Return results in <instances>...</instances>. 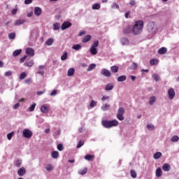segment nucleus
I'll use <instances>...</instances> for the list:
<instances>
[{
  "label": "nucleus",
  "instance_id": "41",
  "mask_svg": "<svg viewBox=\"0 0 179 179\" xmlns=\"http://www.w3.org/2000/svg\"><path fill=\"white\" fill-rule=\"evenodd\" d=\"M25 78H27V74H26L25 72H22V73L20 75V80H23V79H25Z\"/></svg>",
  "mask_w": 179,
  "mask_h": 179
},
{
  "label": "nucleus",
  "instance_id": "27",
  "mask_svg": "<svg viewBox=\"0 0 179 179\" xmlns=\"http://www.w3.org/2000/svg\"><path fill=\"white\" fill-rule=\"evenodd\" d=\"M162 152H157L153 155V157L155 160H157L159 157H162Z\"/></svg>",
  "mask_w": 179,
  "mask_h": 179
},
{
  "label": "nucleus",
  "instance_id": "52",
  "mask_svg": "<svg viewBox=\"0 0 179 179\" xmlns=\"http://www.w3.org/2000/svg\"><path fill=\"white\" fill-rule=\"evenodd\" d=\"M131 68L133 71H135V69H136V68H138V64L136 62H133V64L131 66Z\"/></svg>",
  "mask_w": 179,
  "mask_h": 179
},
{
  "label": "nucleus",
  "instance_id": "61",
  "mask_svg": "<svg viewBox=\"0 0 179 179\" xmlns=\"http://www.w3.org/2000/svg\"><path fill=\"white\" fill-rule=\"evenodd\" d=\"M31 2H33V0H24L25 5H29Z\"/></svg>",
  "mask_w": 179,
  "mask_h": 179
},
{
  "label": "nucleus",
  "instance_id": "38",
  "mask_svg": "<svg viewBox=\"0 0 179 179\" xmlns=\"http://www.w3.org/2000/svg\"><path fill=\"white\" fill-rule=\"evenodd\" d=\"M152 78L156 82H159V80H160V76H159V74H152Z\"/></svg>",
  "mask_w": 179,
  "mask_h": 179
},
{
  "label": "nucleus",
  "instance_id": "47",
  "mask_svg": "<svg viewBox=\"0 0 179 179\" xmlns=\"http://www.w3.org/2000/svg\"><path fill=\"white\" fill-rule=\"evenodd\" d=\"M36 103H34L32 105L30 106V107L29 108V110L30 112H33L34 111V109L36 108Z\"/></svg>",
  "mask_w": 179,
  "mask_h": 179
},
{
  "label": "nucleus",
  "instance_id": "19",
  "mask_svg": "<svg viewBox=\"0 0 179 179\" xmlns=\"http://www.w3.org/2000/svg\"><path fill=\"white\" fill-rule=\"evenodd\" d=\"M167 52V48L162 47L158 50V54H161L163 55L164 54H166Z\"/></svg>",
  "mask_w": 179,
  "mask_h": 179
},
{
  "label": "nucleus",
  "instance_id": "24",
  "mask_svg": "<svg viewBox=\"0 0 179 179\" xmlns=\"http://www.w3.org/2000/svg\"><path fill=\"white\" fill-rule=\"evenodd\" d=\"M156 102V96H151L149 99V104L153 106Z\"/></svg>",
  "mask_w": 179,
  "mask_h": 179
},
{
  "label": "nucleus",
  "instance_id": "14",
  "mask_svg": "<svg viewBox=\"0 0 179 179\" xmlns=\"http://www.w3.org/2000/svg\"><path fill=\"white\" fill-rule=\"evenodd\" d=\"M155 174L157 178H160V177H162V176L163 175V171H162V169L157 168Z\"/></svg>",
  "mask_w": 179,
  "mask_h": 179
},
{
  "label": "nucleus",
  "instance_id": "8",
  "mask_svg": "<svg viewBox=\"0 0 179 179\" xmlns=\"http://www.w3.org/2000/svg\"><path fill=\"white\" fill-rule=\"evenodd\" d=\"M72 26V23L66 21L62 23L61 26L62 30H66V29H69V27H71Z\"/></svg>",
  "mask_w": 179,
  "mask_h": 179
},
{
  "label": "nucleus",
  "instance_id": "25",
  "mask_svg": "<svg viewBox=\"0 0 179 179\" xmlns=\"http://www.w3.org/2000/svg\"><path fill=\"white\" fill-rule=\"evenodd\" d=\"M75 73V69L71 68L68 70L67 76H73V75Z\"/></svg>",
  "mask_w": 179,
  "mask_h": 179
},
{
  "label": "nucleus",
  "instance_id": "10",
  "mask_svg": "<svg viewBox=\"0 0 179 179\" xmlns=\"http://www.w3.org/2000/svg\"><path fill=\"white\" fill-rule=\"evenodd\" d=\"M17 174H18V176H20V177H23V176H24V174H26V169H24V167L20 168L17 171Z\"/></svg>",
  "mask_w": 179,
  "mask_h": 179
},
{
  "label": "nucleus",
  "instance_id": "46",
  "mask_svg": "<svg viewBox=\"0 0 179 179\" xmlns=\"http://www.w3.org/2000/svg\"><path fill=\"white\" fill-rule=\"evenodd\" d=\"M159 62L157 61V59H152L150 60V65L153 66V65H156Z\"/></svg>",
  "mask_w": 179,
  "mask_h": 179
},
{
  "label": "nucleus",
  "instance_id": "3",
  "mask_svg": "<svg viewBox=\"0 0 179 179\" xmlns=\"http://www.w3.org/2000/svg\"><path fill=\"white\" fill-rule=\"evenodd\" d=\"M118 124L119 122L117 120L102 121V125L104 128H113V127H117Z\"/></svg>",
  "mask_w": 179,
  "mask_h": 179
},
{
  "label": "nucleus",
  "instance_id": "58",
  "mask_svg": "<svg viewBox=\"0 0 179 179\" xmlns=\"http://www.w3.org/2000/svg\"><path fill=\"white\" fill-rule=\"evenodd\" d=\"M4 76H6V78H8L9 76H12V71H8L4 73Z\"/></svg>",
  "mask_w": 179,
  "mask_h": 179
},
{
  "label": "nucleus",
  "instance_id": "31",
  "mask_svg": "<svg viewBox=\"0 0 179 179\" xmlns=\"http://www.w3.org/2000/svg\"><path fill=\"white\" fill-rule=\"evenodd\" d=\"M20 54H22V50L21 49L16 50L13 52V57H17V55H20Z\"/></svg>",
  "mask_w": 179,
  "mask_h": 179
},
{
  "label": "nucleus",
  "instance_id": "13",
  "mask_svg": "<svg viewBox=\"0 0 179 179\" xmlns=\"http://www.w3.org/2000/svg\"><path fill=\"white\" fill-rule=\"evenodd\" d=\"M41 113H43V114H47V113H48V111H50V108L43 105L41 107Z\"/></svg>",
  "mask_w": 179,
  "mask_h": 179
},
{
  "label": "nucleus",
  "instance_id": "59",
  "mask_svg": "<svg viewBox=\"0 0 179 179\" xmlns=\"http://www.w3.org/2000/svg\"><path fill=\"white\" fill-rule=\"evenodd\" d=\"M31 78H28L27 80H24V83H26V85H30L31 84Z\"/></svg>",
  "mask_w": 179,
  "mask_h": 179
},
{
  "label": "nucleus",
  "instance_id": "36",
  "mask_svg": "<svg viewBox=\"0 0 179 179\" xmlns=\"http://www.w3.org/2000/svg\"><path fill=\"white\" fill-rule=\"evenodd\" d=\"M108 108H110V105L109 104H103L102 106H101V110L102 111H107V110H108Z\"/></svg>",
  "mask_w": 179,
  "mask_h": 179
},
{
  "label": "nucleus",
  "instance_id": "49",
  "mask_svg": "<svg viewBox=\"0 0 179 179\" xmlns=\"http://www.w3.org/2000/svg\"><path fill=\"white\" fill-rule=\"evenodd\" d=\"M15 37H16V34H15V33H10L8 34V38L10 40H13L15 38Z\"/></svg>",
  "mask_w": 179,
  "mask_h": 179
},
{
  "label": "nucleus",
  "instance_id": "2",
  "mask_svg": "<svg viewBox=\"0 0 179 179\" xmlns=\"http://www.w3.org/2000/svg\"><path fill=\"white\" fill-rule=\"evenodd\" d=\"M148 31L150 34L148 38H152L157 33V25L155 22H150L147 26Z\"/></svg>",
  "mask_w": 179,
  "mask_h": 179
},
{
  "label": "nucleus",
  "instance_id": "32",
  "mask_svg": "<svg viewBox=\"0 0 179 179\" xmlns=\"http://www.w3.org/2000/svg\"><path fill=\"white\" fill-rule=\"evenodd\" d=\"M53 43H54L53 38H48L45 43V44H46V45H52Z\"/></svg>",
  "mask_w": 179,
  "mask_h": 179
},
{
  "label": "nucleus",
  "instance_id": "4",
  "mask_svg": "<svg viewBox=\"0 0 179 179\" xmlns=\"http://www.w3.org/2000/svg\"><path fill=\"white\" fill-rule=\"evenodd\" d=\"M125 113V110L124 108L121 107L117 110V118L119 121H124V114Z\"/></svg>",
  "mask_w": 179,
  "mask_h": 179
},
{
  "label": "nucleus",
  "instance_id": "23",
  "mask_svg": "<svg viewBox=\"0 0 179 179\" xmlns=\"http://www.w3.org/2000/svg\"><path fill=\"white\" fill-rule=\"evenodd\" d=\"M90 40H92V36L87 35L83 38V43H88V41H90Z\"/></svg>",
  "mask_w": 179,
  "mask_h": 179
},
{
  "label": "nucleus",
  "instance_id": "5",
  "mask_svg": "<svg viewBox=\"0 0 179 179\" xmlns=\"http://www.w3.org/2000/svg\"><path fill=\"white\" fill-rule=\"evenodd\" d=\"M22 136L27 139H30L33 136V132L29 129H24L22 131Z\"/></svg>",
  "mask_w": 179,
  "mask_h": 179
},
{
  "label": "nucleus",
  "instance_id": "11",
  "mask_svg": "<svg viewBox=\"0 0 179 179\" xmlns=\"http://www.w3.org/2000/svg\"><path fill=\"white\" fill-rule=\"evenodd\" d=\"M120 42L122 45H128L129 44V40L127 38H122Z\"/></svg>",
  "mask_w": 179,
  "mask_h": 179
},
{
  "label": "nucleus",
  "instance_id": "64",
  "mask_svg": "<svg viewBox=\"0 0 179 179\" xmlns=\"http://www.w3.org/2000/svg\"><path fill=\"white\" fill-rule=\"evenodd\" d=\"M108 99H110L109 96H102L101 100H102V101H106V100H108Z\"/></svg>",
  "mask_w": 179,
  "mask_h": 179
},
{
  "label": "nucleus",
  "instance_id": "6",
  "mask_svg": "<svg viewBox=\"0 0 179 179\" xmlns=\"http://www.w3.org/2000/svg\"><path fill=\"white\" fill-rule=\"evenodd\" d=\"M168 96L170 100H173L176 97V91L173 88H169L168 90Z\"/></svg>",
  "mask_w": 179,
  "mask_h": 179
},
{
  "label": "nucleus",
  "instance_id": "43",
  "mask_svg": "<svg viewBox=\"0 0 179 179\" xmlns=\"http://www.w3.org/2000/svg\"><path fill=\"white\" fill-rule=\"evenodd\" d=\"M96 106H97V101H92L90 103V106L91 107V108H93V107H96Z\"/></svg>",
  "mask_w": 179,
  "mask_h": 179
},
{
  "label": "nucleus",
  "instance_id": "20",
  "mask_svg": "<svg viewBox=\"0 0 179 179\" xmlns=\"http://www.w3.org/2000/svg\"><path fill=\"white\" fill-rule=\"evenodd\" d=\"M14 166H15V167H20V166H22V159H15L14 161Z\"/></svg>",
  "mask_w": 179,
  "mask_h": 179
},
{
  "label": "nucleus",
  "instance_id": "18",
  "mask_svg": "<svg viewBox=\"0 0 179 179\" xmlns=\"http://www.w3.org/2000/svg\"><path fill=\"white\" fill-rule=\"evenodd\" d=\"M113 89H114V85H113V83H108L106 85V87H105V90L106 91H110V90H113Z\"/></svg>",
  "mask_w": 179,
  "mask_h": 179
},
{
  "label": "nucleus",
  "instance_id": "51",
  "mask_svg": "<svg viewBox=\"0 0 179 179\" xmlns=\"http://www.w3.org/2000/svg\"><path fill=\"white\" fill-rule=\"evenodd\" d=\"M53 30H59V23H55L53 24Z\"/></svg>",
  "mask_w": 179,
  "mask_h": 179
},
{
  "label": "nucleus",
  "instance_id": "48",
  "mask_svg": "<svg viewBox=\"0 0 179 179\" xmlns=\"http://www.w3.org/2000/svg\"><path fill=\"white\" fill-rule=\"evenodd\" d=\"M13 135H15V132H13V131L8 134H7V139H8V141H10L12 139V137L13 136Z\"/></svg>",
  "mask_w": 179,
  "mask_h": 179
},
{
  "label": "nucleus",
  "instance_id": "54",
  "mask_svg": "<svg viewBox=\"0 0 179 179\" xmlns=\"http://www.w3.org/2000/svg\"><path fill=\"white\" fill-rule=\"evenodd\" d=\"M131 176L132 178H136V171H135L134 170H131Z\"/></svg>",
  "mask_w": 179,
  "mask_h": 179
},
{
  "label": "nucleus",
  "instance_id": "35",
  "mask_svg": "<svg viewBox=\"0 0 179 179\" xmlns=\"http://www.w3.org/2000/svg\"><path fill=\"white\" fill-rule=\"evenodd\" d=\"M94 68H96V64H91L88 66L87 71V72H90V71H93V69H94Z\"/></svg>",
  "mask_w": 179,
  "mask_h": 179
},
{
  "label": "nucleus",
  "instance_id": "50",
  "mask_svg": "<svg viewBox=\"0 0 179 179\" xmlns=\"http://www.w3.org/2000/svg\"><path fill=\"white\" fill-rule=\"evenodd\" d=\"M147 128L149 131H153L155 129V126L152 124H147Z\"/></svg>",
  "mask_w": 179,
  "mask_h": 179
},
{
  "label": "nucleus",
  "instance_id": "42",
  "mask_svg": "<svg viewBox=\"0 0 179 179\" xmlns=\"http://www.w3.org/2000/svg\"><path fill=\"white\" fill-rule=\"evenodd\" d=\"M83 145H85V141H80L76 146L77 149H79L80 148H82V146H83Z\"/></svg>",
  "mask_w": 179,
  "mask_h": 179
},
{
  "label": "nucleus",
  "instance_id": "22",
  "mask_svg": "<svg viewBox=\"0 0 179 179\" xmlns=\"http://www.w3.org/2000/svg\"><path fill=\"white\" fill-rule=\"evenodd\" d=\"M90 53L92 54V55H97V48H94V46H91Z\"/></svg>",
  "mask_w": 179,
  "mask_h": 179
},
{
  "label": "nucleus",
  "instance_id": "63",
  "mask_svg": "<svg viewBox=\"0 0 179 179\" xmlns=\"http://www.w3.org/2000/svg\"><path fill=\"white\" fill-rule=\"evenodd\" d=\"M50 96H57V90H54L51 93Z\"/></svg>",
  "mask_w": 179,
  "mask_h": 179
},
{
  "label": "nucleus",
  "instance_id": "55",
  "mask_svg": "<svg viewBox=\"0 0 179 179\" xmlns=\"http://www.w3.org/2000/svg\"><path fill=\"white\" fill-rule=\"evenodd\" d=\"M111 8L112 9H114V8H115L116 9H120V6L116 3H113Z\"/></svg>",
  "mask_w": 179,
  "mask_h": 179
},
{
  "label": "nucleus",
  "instance_id": "1",
  "mask_svg": "<svg viewBox=\"0 0 179 179\" xmlns=\"http://www.w3.org/2000/svg\"><path fill=\"white\" fill-rule=\"evenodd\" d=\"M131 30L134 36H139V34H141V33H142L143 30V21H136L133 26Z\"/></svg>",
  "mask_w": 179,
  "mask_h": 179
},
{
  "label": "nucleus",
  "instance_id": "53",
  "mask_svg": "<svg viewBox=\"0 0 179 179\" xmlns=\"http://www.w3.org/2000/svg\"><path fill=\"white\" fill-rule=\"evenodd\" d=\"M57 149L59 150V152H62V150H64V145L62 143L58 144Z\"/></svg>",
  "mask_w": 179,
  "mask_h": 179
},
{
  "label": "nucleus",
  "instance_id": "33",
  "mask_svg": "<svg viewBox=\"0 0 179 179\" xmlns=\"http://www.w3.org/2000/svg\"><path fill=\"white\" fill-rule=\"evenodd\" d=\"M101 8V6H100V3H94L93 6H92V9L93 10H99V9H100Z\"/></svg>",
  "mask_w": 179,
  "mask_h": 179
},
{
  "label": "nucleus",
  "instance_id": "17",
  "mask_svg": "<svg viewBox=\"0 0 179 179\" xmlns=\"http://www.w3.org/2000/svg\"><path fill=\"white\" fill-rule=\"evenodd\" d=\"M51 156L52 159H58V157H59V152H58V151H52L51 152Z\"/></svg>",
  "mask_w": 179,
  "mask_h": 179
},
{
  "label": "nucleus",
  "instance_id": "40",
  "mask_svg": "<svg viewBox=\"0 0 179 179\" xmlns=\"http://www.w3.org/2000/svg\"><path fill=\"white\" fill-rule=\"evenodd\" d=\"M46 170L47 171H52V170H54V166H52V164H47L46 165Z\"/></svg>",
  "mask_w": 179,
  "mask_h": 179
},
{
  "label": "nucleus",
  "instance_id": "16",
  "mask_svg": "<svg viewBox=\"0 0 179 179\" xmlns=\"http://www.w3.org/2000/svg\"><path fill=\"white\" fill-rule=\"evenodd\" d=\"M131 31H132V28H131V27L128 26L126 27L124 29H123V33L124 34H129V33H131Z\"/></svg>",
  "mask_w": 179,
  "mask_h": 179
},
{
  "label": "nucleus",
  "instance_id": "7",
  "mask_svg": "<svg viewBox=\"0 0 179 179\" xmlns=\"http://www.w3.org/2000/svg\"><path fill=\"white\" fill-rule=\"evenodd\" d=\"M101 75H103V76L106 78H110V76H111V72L107 70V69H103L101 71Z\"/></svg>",
  "mask_w": 179,
  "mask_h": 179
},
{
  "label": "nucleus",
  "instance_id": "29",
  "mask_svg": "<svg viewBox=\"0 0 179 179\" xmlns=\"http://www.w3.org/2000/svg\"><path fill=\"white\" fill-rule=\"evenodd\" d=\"M127 80L126 76H120L117 78V82H125Z\"/></svg>",
  "mask_w": 179,
  "mask_h": 179
},
{
  "label": "nucleus",
  "instance_id": "44",
  "mask_svg": "<svg viewBox=\"0 0 179 179\" xmlns=\"http://www.w3.org/2000/svg\"><path fill=\"white\" fill-rule=\"evenodd\" d=\"M61 135V130L58 129L56 131V132L53 133V136L55 138H57V136H59Z\"/></svg>",
  "mask_w": 179,
  "mask_h": 179
},
{
  "label": "nucleus",
  "instance_id": "60",
  "mask_svg": "<svg viewBox=\"0 0 179 179\" xmlns=\"http://www.w3.org/2000/svg\"><path fill=\"white\" fill-rule=\"evenodd\" d=\"M129 5H130L131 6H135V5H136V1H135V0H131V1H130V2H129Z\"/></svg>",
  "mask_w": 179,
  "mask_h": 179
},
{
  "label": "nucleus",
  "instance_id": "34",
  "mask_svg": "<svg viewBox=\"0 0 179 179\" xmlns=\"http://www.w3.org/2000/svg\"><path fill=\"white\" fill-rule=\"evenodd\" d=\"M25 20L24 19L22 20H18L17 21H15V26H20V24H23L24 23Z\"/></svg>",
  "mask_w": 179,
  "mask_h": 179
},
{
  "label": "nucleus",
  "instance_id": "45",
  "mask_svg": "<svg viewBox=\"0 0 179 179\" xmlns=\"http://www.w3.org/2000/svg\"><path fill=\"white\" fill-rule=\"evenodd\" d=\"M171 142H178L179 141V137L178 136H173L171 139Z\"/></svg>",
  "mask_w": 179,
  "mask_h": 179
},
{
  "label": "nucleus",
  "instance_id": "12",
  "mask_svg": "<svg viewBox=\"0 0 179 179\" xmlns=\"http://www.w3.org/2000/svg\"><path fill=\"white\" fill-rule=\"evenodd\" d=\"M43 10H41V8L40 7H36L35 10H34V15H36V16H40V15H41Z\"/></svg>",
  "mask_w": 179,
  "mask_h": 179
},
{
  "label": "nucleus",
  "instance_id": "21",
  "mask_svg": "<svg viewBox=\"0 0 179 179\" xmlns=\"http://www.w3.org/2000/svg\"><path fill=\"white\" fill-rule=\"evenodd\" d=\"M24 65L25 66H28L29 68H31V66H33V65H34V62L33 60H30L29 62H26Z\"/></svg>",
  "mask_w": 179,
  "mask_h": 179
},
{
  "label": "nucleus",
  "instance_id": "56",
  "mask_svg": "<svg viewBox=\"0 0 179 179\" xmlns=\"http://www.w3.org/2000/svg\"><path fill=\"white\" fill-rule=\"evenodd\" d=\"M26 58H27V55H24L22 57L20 58V62L21 64H23V62H24V61H26Z\"/></svg>",
  "mask_w": 179,
  "mask_h": 179
},
{
  "label": "nucleus",
  "instance_id": "26",
  "mask_svg": "<svg viewBox=\"0 0 179 179\" xmlns=\"http://www.w3.org/2000/svg\"><path fill=\"white\" fill-rule=\"evenodd\" d=\"M84 159H85V160H87L88 162H92V160H93V159H94V155H87Z\"/></svg>",
  "mask_w": 179,
  "mask_h": 179
},
{
  "label": "nucleus",
  "instance_id": "57",
  "mask_svg": "<svg viewBox=\"0 0 179 179\" xmlns=\"http://www.w3.org/2000/svg\"><path fill=\"white\" fill-rule=\"evenodd\" d=\"M91 47H94V48H97V47H99V41H94Z\"/></svg>",
  "mask_w": 179,
  "mask_h": 179
},
{
  "label": "nucleus",
  "instance_id": "62",
  "mask_svg": "<svg viewBox=\"0 0 179 179\" xmlns=\"http://www.w3.org/2000/svg\"><path fill=\"white\" fill-rule=\"evenodd\" d=\"M20 107V104L19 103H17L14 105L13 108L14 110H16L17 108H19Z\"/></svg>",
  "mask_w": 179,
  "mask_h": 179
},
{
  "label": "nucleus",
  "instance_id": "15",
  "mask_svg": "<svg viewBox=\"0 0 179 179\" xmlns=\"http://www.w3.org/2000/svg\"><path fill=\"white\" fill-rule=\"evenodd\" d=\"M162 170H164V171H169V170H171V166L169 164H164L162 166Z\"/></svg>",
  "mask_w": 179,
  "mask_h": 179
},
{
  "label": "nucleus",
  "instance_id": "39",
  "mask_svg": "<svg viewBox=\"0 0 179 179\" xmlns=\"http://www.w3.org/2000/svg\"><path fill=\"white\" fill-rule=\"evenodd\" d=\"M67 58H68V52H64L63 53V55L61 57V59H62V61H65L67 59Z\"/></svg>",
  "mask_w": 179,
  "mask_h": 179
},
{
  "label": "nucleus",
  "instance_id": "28",
  "mask_svg": "<svg viewBox=\"0 0 179 179\" xmlns=\"http://www.w3.org/2000/svg\"><path fill=\"white\" fill-rule=\"evenodd\" d=\"M82 45L80 44L74 45L72 46V49L75 50L76 51H79V50H81Z\"/></svg>",
  "mask_w": 179,
  "mask_h": 179
},
{
  "label": "nucleus",
  "instance_id": "9",
  "mask_svg": "<svg viewBox=\"0 0 179 179\" xmlns=\"http://www.w3.org/2000/svg\"><path fill=\"white\" fill-rule=\"evenodd\" d=\"M26 54L29 57H34V49L31 48H27L26 49Z\"/></svg>",
  "mask_w": 179,
  "mask_h": 179
},
{
  "label": "nucleus",
  "instance_id": "37",
  "mask_svg": "<svg viewBox=\"0 0 179 179\" xmlns=\"http://www.w3.org/2000/svg\"><path fill=\"white\" fill-rule=\"evenodd\" d=\"M87 173V168H85L83 170H80L78 171V174H80V176H85V174H86Z\"/></svg>",
  "mask_w": 179,
  "mask_h": 179
},
{
  "label": "nucleus",
  "instance_id": "30",
  "mask_svg": "<svg viewBox=\"0 0 179 179\" xmlns=\"http://www.w3.org/2000/svg\"><path fill=\"white\" fill-rule=\"evenodd\" d=\"M118 66H113L110 67V71L113 73H117V72H118Z\"/></svg>",
  "mask_w": 179,
  "mask_h": 179
}]
</instances>
